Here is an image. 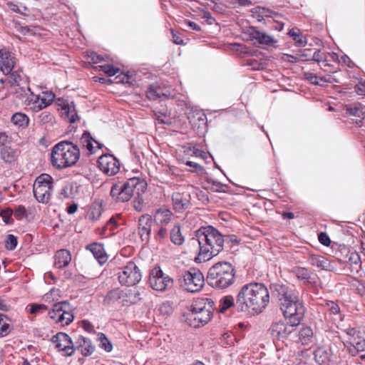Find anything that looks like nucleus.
Wrapping results in <instances>:
<instances>
[{
  "label": "nucleus",
  "mask_w": 365,
  "mask_h": 365,
  "mask_svg": "<svg viewBox=\"0 0 365 365\" xmlns=\"http://www.w3.org/2000/svg\"><path fill=\"white\" fill-rule=\"evenodd\" d=\"M347 110L349 111V113L351 114V115H355V116H358V117H362V118H365V112H364L361 109V108L360 107V106H354V107H350L349 108H347Z\"/></svg>",
  "instance_id": "obj_54"
},
{
  "label": "nucleus",
  "mask_w": 365,
  "mask_h": 365,
  "mask_svg": "<svg viewBox=\"0 0 365 365\" xmlns=\"http://www.w3.org/2000/svg\"><path fill=\"white\" fill-rule=\"evenodd\" d=\"M99 169L108 176H113L120 170V162L113 155L105 154L98 158Z\"/></svg>",
  "instance_id": "obj_15"
},
{
  "label": "nucleus",
  "mask_w": 365,
  "mask_h": 365,
  "mask_svg": "<svg viewBox=\"0 0 365 365\" xmlns=\"http://www.w3.org/2000/svg\"><path fill=\"white\" fill-rule=\"evenodd\" d=\"M53 179L48 174H41L36 178L33 187L35 198L38 202L47 203L51 197Z\"/></svg>",
  "instance_id": "obj_9"
},
{
  "label": "nucleus",
  "mask_w": 365,
  "mask_h": 365,
  "mask_svg": "<svg viewBox=\"0 0 365 365\" xmlns=\"http://www.w3.org/2000/svg\"><path fill=\"white\" fill-rule=\"evenodd\" d=\"M294 273L297 277V279L300 280H305L309 282V279L311 277V272L304 267H297L294 269Z\"/></svg>",
  "instance_id": "obj_42"
},
{
  "label": "nucleus",
  "mask_w": 365,
  "mask_h": 365,
  "mask_svg": "<svg viewBox=\"0 0 365 365\" xmlns=\"http://www.w3.org/2000/svg\"><path fill=\"white\" fill-rule=\"evenodd\" d=\"M311 60L314 61H317L318 63H319L321 61H327L326 55L324 53H322L320 50H317L314 53Z\"/></svg>",
  "instance_id": "obj_55"
},
{
  "label": "nucleus",
  "mask_w": 365,
  "mask_h": 365,
  "mask_svg": "<svg viewBox=\"0 0 365 365\" xmlns=\"http://www.w3.org/2000/svg\"><path fill=\"white\" fill-rule=\"evenodd\" d=\"M152 218L149 215H142L138 221V232L143 241H148L151 231Z\"/></svg>",
  "instance_id": "obj_22"
},
{
  "label": "nucleus",
  "mask_w": 365,
  "mask_h": 365,
  "mask_svg": "<svg viewBox=\"0 0 365 365\" xmlns=\"http://www.w3.org/2000/svg\"><path fill=\"white\" fill-rule=\"evenodd\" d=\"M225 186L217 182H213V190L216 192H225Z\"/></svg>",
  "instance_id": "obj_63"
},
{
  "label": "nucleus",
  "mask_w": 365,
  "mask_h": 365,
  "mask_svg": "<svg viewBox=\"0 0 365 365\" xmlns=\"http://www.w3.org/2000/svg\"><path fill=\"white\" fill-rule=\"evenodd\" d=\"M314 354L316 361L320 365L324 364L328 361V356L323 348L317 349Z\"/></svg>",
  "instance_id": "obj_43"
},
{
  "label": "nucleus",
  "mask_w": 365,
  "mask_h": 365,
  "mask_svg": "<svg viewBox=\"0 0 365 365\" xmlns=\"http://www.w3.org/2000/svg\"><path fill=\"white\" fill-rule=\"evenodd\" d=\"M71 255L67 250H60L55 255V265L58 268H63L69 264Z\"/></svg>",
  "instance_id": "obj_24"
},
{
  "label": "nucleus",
  "mask_w": 365,
  "mask_h": 365,
  "mask_svg": "<svg viewBox=\"0 0 365 365\" xmlns=\"http://www.w3.org/2000/svg\"><path fill=\"white\" fill-rule=\"evenodd\" d=\"M305 76L307 80L314 85L319 84V80L324 82H330L329 80H327L325 77H318L317 75L312 73H305Z\"/></svg>",
  "instance_id": "obj_50"
},
{
  "label": "nucleus",
  "mask_w": 365,
  "mask_h": 365,
  "mask_svg": "<svg viewBox=\"0 0 365 365\" xmlns=\"http://www.w3.org/2000/svg\"><path fill=\"white\" fill-rule=\"evenodd\" d=\"M80 143L83 148L88 151V154H93L97 149L101 148L100 143L94 140L88 132H85L82 135L80 138Z\"/></svg>",
  "instance_id": "obj_23"
},
{
  "label": "nucleus",
  "mask_w": 365,
  "mask_h": 365,
  "mask_svg": "<svg viewBox=\"0 0 365 365\" xmlns=\"http://www.w3.org/2000/svg\"><path fill=\"white\" fill-rule=\"evenodd\" d=\"M61 116L67 120L70 123H75L80 120V116L78 115L76 105L73 102H64L61 105Z\"/></svg>",
  "instance_id": "obj_18"
},
{
  "label": "nucleus",
  "mask_w": 365,
  "mask_h": 365,
  "mask_svg": "<svg viewBox=\"0 0 365 365\" xmlns=\"http://www.w3.org/2000/svg\"><path fill=\"white\" fill-rule=\"evenodd\" d=\"M14 216L18 220H21L22 218L27 216V211L26 207L24 205H18L14 211Z\"/></svg>",
  "instance_id": "obj_53"
},
{
  "label": "nucleus",
  "mask_w": 365,
  "mask_h": 365,
  "mask_svg": "<svg viewBox=\"0 0 365 365\" xmlns=\"http://www.w3.org/2000/svg\"><path fill=\"white\" fill-rule=\"evenodd\" d=\"M146 187L147 184L144 180L133 178L124 183L114 184L110 190V195L118 201L127 202L134 195H142Z\"/></svg>",
  "instance_id": "obj_7"
},
{
  "label": "nucleus",
  "mask_w": 365,
  "mask_h": 365,
  "mask_svg": "<svg viewBox=\"0 0 365 365\" xmlns=\"http://www.w3.org/2000/svg\"><path fill=\"white\" fill-rule=\"evenodd\" d=\"M98 339L100 341V346L107 352L112 351L113 346L106 335L103 333L98 334Z\"/></svg>",
  "instance_id": "obj_44"
},
{
  "label": "nucleus",
  "mask_w": 365,
  "mask_h": 365,
  "mask_svg": "<svg viewBox=\"0 0 365 365\" xmlns=\"http://www.w3.org/2000/svg\"><path fill=\"white\" fill-rule=\"evenodd\" d=\"M310 50L309 49H305L304 51H301L298 54V57L299 60H307L309 61L308 58L310 56Z\"/></svg>",
  "instance_id": "obj_61"
},
{
  "label": "nucleus",
  "mask_w": 365,
  "mask_h": 365,
  "mask_svg": "<svg viewBox=\"0 0 365 365\" xmlns=\"http://www.w3.org/2000/svg\"><path fill=\"white\" fill-rule=\"evenodd\" d=\"M40 96L41 97V103L43 104V107L44 108H46L48 106H49L55 98V95L51 92L42 93V94Z\"/></svg>",
  "instance_id": "obj_46"
},
{
  "label": "nucleus",
  "mask_w": 365,
  "mask_h": 365,
  "mask_svg": "<svg viewBox=\"0 0 365 365\" xmlns=\"http://www.w3.org/2000/svg\"><path fill=\"white\" fill-rule=\"evenodd\" d=\"M80 157L78 148L68 141H61L53 146L51 162L53 167L63 169L75 165Z\"/></svg>",
  "instance_id": "obj_4"
},
{
  "label": "nucleus",
  "mask_w": 365,
  "mask_h": 365,
  "mask_svg": "<svg viewBox=\"0 0 365 365\" xmlns=\"http://www.w3.org/2000/svg\"><path fill=\"white\" fill-rule=\"evenodd\" d=\"M149 284L152 289L163 292L173 287L174 281L165 274L160 267L153 269L149 275Z\"/></svg>",
  "instance_id": "obj_12"
},
{
  "label": "nucleus",
  "mask_w": 365,
  "mask_h": 365,
  "mask_svg": "<svg viewBox=\"0 0 365 365\" xmlns=\"http://www.w3.org/2000/svg\"><path fill=\"white\" fill-rule=\"evenodd\" d=\"M173 207L176 210H181L186 207L187 205V200H183L180 193H174L173 195Z\"/></svg>",
  "instance_id": "obj_38"
},
{
  "label": "nucleus",
  "mask_w": 365,
  "mask_h": 365,
  "mask_svg": "<svg viewBox=\"0 0 365 365\" xmlns=\"http://www.w3.org/2000/svg\"><path fill=\"white\" fill-rule=\"evenodd\" d=\"M318 239H319V241L322 245H326V246L329 245V244L331 242L329 236L326 233H324V232L320 233L319 235Z\"/></svg>",
  "instance_id": "obj_60"
},
{
  "label": "nucleus",
  "mask_w": 365,
  "mask_h": 365,
  "mask_svg": "<svg viewBox=\"0 0 365 365\" xmlns=\"http://www.w3.org/2000/svg\"><path fill=\"white\" fill-rule=\"evenodd\" d=\"M86 58L89 63H98L106 61L103 56L98 55L95 52H88L86 54Z\"/></svg>",
  "instance_id": "obj_49"
},
{
  "label": "nucleus",
  "mask_w": 365,
  "mask_h": 365,
  "mask_svg": "<svg viewBox=\"0 0 365 365\" xmlns=\"http://www.w3.org/2000/svg\"><path fill=\"white\" fill-rule=\"evenodd\" d=\"M346 332L350 337L349 351L352 355L365 350V330L364 329L349 328L346 330Z\"/></svg>",
  "instance_id": "obj_13"
},
{
  "label": "nucleus",
  "mask_w": 365,
  "mask_h": 365,
  "mask_svg": "<svg viewBox=\"0 0 365 365\" xmlns=\"http://www.w3.org/2000/svg\"><path fill=\"white\" fill-rule=\"evenodd\" d=\"M139 293L137 291H128L115 288L107 293L103 302L106 305H112L118 302L122 306H128L129 303H135L139 299Z\"/></svg>",
  "instance_id": "obj_8"
},
{
  "label": "nucleus",
  "mask_w": 365,
  "mask_h": 365,
  "mask_svg": "<svg viewBox=\"0 0 365 365\" xmlns=\"http://www.w3.org/2000/svg\"><path fill=\"white\" fill-rule=\"evenodd\" d=\"M170 241L175 245H181L185 242L179 224H174L170 233Z\"/></svg>",
  "instance_id": "obj_31"
},
{
  "label": "nucleus",
  "mask_w": 365,
  "mask_h": 365,
  "mask_svg": "<svg viewBox=\"0 0 365 365\" xmlns=\"http://www.w3.org/2000/svg\"><path fill=\"white\" fill-rule=\"evenodd\" d=\"M77 344V349L85 356L91 355L95 350L91 340L83 336L78 337Z\"/></svg>",
  "instance_id": "obj_26"
},
{
  "label": "nucleus",
  "mask_w": 365,
  "mask_h": 365,
  "mask_svg": "<svg viewBox=\"0 0 365 365\" xmlns=\"http://www.w3.org/2000/svg\"><path fill=\"white\" fill-rule=\"evenodd\" d=\"M51 341L62 356H71L74 354L73 343L67 334L59 332L52 337Z\"/></svg>",
  "instance_id": "obj_14"
},
{
  "label": "nucleus",
  "mask_w": 365,
  "mask_h": 365,
  "mask_svg": "<svg viewBox=\"0 0 365 365\" xmlns=\"http://www.w3.org/2000/svg\"><path fill=\"white\" fill-rule=\"evenodd\" d=\"M41 97L40 95H36L32 91L29 93V96L26 97V100L24 105L28 106L31 110L35 112H38L43 108V103H41Z\"/></svg>",
  "instance_id": "obj_27"
},
{
  "label": "nucleus",
  "mask_w": 365,
  "mask_h": 365,
  "mask_svg": "<svg viewBox=\"0 0 365 365\" xmlns=\"http://www.w3.org/2000/svg\"><path fill=\"white\" fill-rule=\"evenodd\" d=\"M288 34L292 38V39L294 41L297 46L303 47L307 45V38L302 35L299 29H292L289 31Z\"/></svg>",
  "instance_id": "obj_34"
},
{
  "label": "nucleus",
  "mask_w": 365,
  "mask_h": 365,
  "mask_svg": "<svg viewBox=\"0 0 365 365\" xmlns=\"http://www.w3.org/2000/svg\"><path fill=\"white\" fill-rule=\"evenodd\" d=\"M118 278L122 285L134 286L141 280L142 274L135 263L130 261L119 269Z\"/></svg>",
  "instance_id": "obj_11"
},
{
  "label": "nucleus",
  "mask_w": 365,
  "mask_h": 365,
  "mask_svg": "<svg viewBox=\"0 0 365 365\" xmlns=\"http://www.w3.org/2000/svg\"><path fill=\"white\" fill-rule=\"evenodd\" d=\"M73 314L70 311L68 306H65L63 312L61 313V317H59L58 324L61 326L68 325L73 320Z\"/></svg>",
  "instance_id": "obj_35"
},
{
  "label": "nucleus",
  "mask_w": 365,
  "mask_h": 365,
  "mask_svg": "<svg viewBox=\"0 0 365 365\" xmlns=\"http://www.w3.org/2000/svg\"><path fill=\"white\" fill-rule=\"evenodd\" d=\"M269 299V290L264 284L250 282L240 289L236 297V305L241 312L259 314L267 308Z\"/></svg>",
  "instance_id": "obj_1"
},
{
  "label": "nucleus",
  "mask_w": 365,
  "mask_h": 365,
  "mask_svg": "<svg viewBox=\"0 0 365 365\" xmlns=\"http://www.w3.org/2000/svg\"><path fill=\"white\" fill-rule=\"evenodd\" d=\"M0 68L6 75L11 73L16 64L14 56L9 51L0 50Z\"/></svg>",
  "instance_id": "obj_20"
},
{
  "label": "nucleus",
  "mask_w": 365,
  "mask_h": 365,
  "mask_svg": "<svg viewBox=\"0 0 365 365\" xmlns=\"http://www.w3.org/2000/svg\"><path fill=\"white\" fill-rule=\"evenodd\" d=\"M296 325L287 324L285 322L279 321L274 322L270 328L271 334L274 339L280 340L287 338L289 336L292 335Z\"/></svg>",
  "instance_id": "obj_16"
},
{
  "label": "nucleus",
  "mask_w": 365,
  "mask_h": 365,
  "mask_svg": "<svg viewBox=\"0 0 365 365\" xmlns=\"http://www.w3.org/2000/svg\"><path fill=\"white\" fill-rule=\"evenodd\" d=\"M279 302L284 317L289 319L293 325H299L305 313L304 304L299 299V292L281 287Z\"/></svg>",
  "instance_id": "obj_3"
},
{
  "label": "nucleus",
  "mask_w": 365,
  "mask_h": 365,
  "mask_svg": "<svg viewBox=\"0 0 365 365\" xmlns=\"http://www.w3.org/2000/svg\"><path fill=\"white\" fill-rule=\"evenodd\" d=\"M245 34L249 36L250 40H256L259 44L270 45L274 42L272 36L257 30L255 27L248 28Z\"/></svg>",
  "instance_id": "obj_21"
},
{
  "label": "nucleus",
  "mask_w": 365,
  "mask_h": 365,
  "mask_svg": "<svg viewBox=\"0 0 365 365\" xmlns=\"http://www.w3.org/2000/svg\"><path fill=\"white\" fill-rule=\"evenodd\" d=\"M220 311L224 312L234 305V298L231 295L225 296L220 299Z\"/></svg>",
  "instance_id": "obj_41"
},
{
  "label": "nucleus",
  "mask_w": 365,
  "mask_h": 365,
  "mask_svg": "<svg viewBox=\"0 0 365 365\" xmlns=\"http://www.w3.org/2000/svg\"><path fill=\"white\" fill-rule=\"evenodd\" d=\"M296 338L293 337L295 341L301 343L304 345H309L314 344V336L312 329L309 327H303L297 331L292 334Z\"/></svg>",
  "instance_id": "obj_19"
},
{
  "label": "nucleus",
  "mask_w": 365,
  "mask_h": 365,
  "mask_svg": "<svg viewBox=\"0 0 365 365\" xmlns=\"http://www.w3.org/2000/svg\"><path fill=\"white\" fill-rule=\"evenodd\" d=\"M308 261L310 264L323 270H331L333 268L331 262L326 257L321 255H312L309 257Z\"/></svg>",
  "instance_id": "obj_25"
},
{
  "label": "nucleus",
  "mask_w": 365,
  "mask_h": 365,
  "mask_svg": "<svg viewBox=\"0 0 365 365\" xmlns=\"http://www.w3.org/2000/svg\"><path fill=\"white\" fill-rule=\"evenodd\" d=\"M207 281L210 286L219 289L230 286L235 281V270L232 265L226 262L216 263L210 268Z\"/></svg>",
  "instance_id": "obj_6"
},
{
  "label": "nucleus",
  "mask_w": 365,
  "mask_h": 365,
  "mask_svg": "<svg viewBox=\"0 0 365 365\" xmlns=\"http://www.w3.org/2000/svg\"><path fill=\"white\" fill-rule=\"evenodd\" d=\"M101 215V209L98 205L93 206L89 212V217L92 220H96Z\"/></svg>",
  "instance_id": "obj_57"
},
{
  "label": "nucleus",
  "mask_w": 365,
  "mask_h": 365,
  "mask_svg": "<svg viewBox=\"0 0 365 365\" xmlns=\"http://www.w3.org/2000/svg\"><path fill=\"white\" fill-rule=\"evenodd\" d=\"M98 261L100 264L104 263L107 260V256L103 251V248L101 245L98 243H93L87 247Z\"/></svg>",
  "instance_id": "obj_29"
},
{
  "label": "nucleus",
  "mask_w": 365,
  "mask_h": 365,
  "mask_svg": "<svg viewBox=\"0 0 365 365\" xmlns=\"http://www.w3.org/2000/svg\"><path fill=\"white\" fill-rule=\"evenodd\" d=\"M68 305L69 304L67 301L55 303L52 309L48 312L49 317L58 324L60 319L59 317H61V313L63 312L64 307Z\"/></svg>",
  "instance_id": "obj_30"
},
{
  "label": "nucleus",
  "mask_w": 365,
  "mask_h": 365,
  "mask_svg": "<svg viewBox=\"0 0 365 365\" xmlns=\"http://www.w3.org/2000/svg\"><path fill=\"white\" fill-rule=\"evenodd\" d=\"M213 311L214 302L211 299L197 298L191 305L186 322L193 327L203 326L211 319Z\"/></svg>",
  "instance_id": "obj_5"
},
{
  "label": "nucleus",
  "mask_w": 365,
  "mask_h": 365,
  "mask_svg": "<svg viewBox=\"0 0 365 365\" xmlns=\"http://www.w3.org/2000/svg\"><path fill=\"white\" fill-rule=\"evenodd\" d=\"M17 245V238L13 235H9L6 240V247L9 250H13Z\"/></svg>",
  "instance_id": "obj_51"
},
{
  "label": "nucleus",
  "mask_w": 365,
  "mask_h": 365,
  "mask_svg": "<svg viewBox=\"0 0 365 365\" xmlns=\"http://www.w3.org/2000/svg\"><path fill=\"white\" fill-rule=\"evenodd\" d=\"M133 207L137 211H141L143 209V200L141 197V195H137V196L135 197L133 202Z\"/></svg>",
  "instance_id": "obj_56"
},
{
  "label": "nucleus",
  "mask_w": 365,
  "mask_h": 365,
  "mask_svg": "<svg viewBox=\"0 0 365 365\" xmlns=\"http://www.w3.org/2000/svg\"><path fill=\"white\" fill-rule=\"evenodd\" d=\"M11 137H9L6 133L0 132V146L5 147L6 144L11 142Z\"/></svg>",
  "instance_id": "obj_59"
},
{
  "label": "nucleus",
  "mask_w": 365,
  "mask_h": 365,
  "mask_svg": "<svg viewBox=\"0 0 365 365\" xmlns=\"http://www.w3.org/2000/svg\"><path fill=\"white\" fill-rule=\"evenodd\" d=\"M26 309L31 314H39L48 310V307L43 304H31L27 306Z\"/></svg>",
  "instance_id": "obj_39"
},
{
  "label": "nucleus",
  "mask_w": 365,
  "mask_h": 365,
  "mask_svg": "<svg viewBox=\"0 0 365 365\" xmlns=\"http://www.w3.org/2000/svg\"><path fill=\"white\" fill-rule=\"evenodd\" d=\"M186 24L192 30H195V31H201V27L198 24H197L196 23H195L193 21H187L186 22Z\"/></svg>",
  "instance_id": "obj_64"
},
{
  "label": "nucleus",
  "mask_w": 365,
  "mask_h": 365,
  "mask_svg": "<svg viewBox=\"0 0 365 365\" xmlns=\"http://www.w3.org/2000/svg\"><path fill=\"white\" fill-rule=\"evenodd\" d=\"M202 18L205 19L210 25H212L215 22V19L211 16L210 12H205Z\"/></svg>",
  "instance_id": "obj_62"
},
{
  "label": "nucleus",
  "mask_w": 365,
  "mask_h": 365,
  "mask_svg": "<svg viewBox=\"0 0 365 365\" xmlns=\"http://www.w3.org/2000/svg\"><path fill=\"white\" fill-rule=\"evenodd\" d=\"M38 121L43 125H51L55 121V118L51 113L44 111L38 115Z\"/></svg>",
  "instance_id": "obj_40"
},
{
  "label": "nucleus",
  "mask_w": 365,
  "mask_h": 365,
  "mask_svg": "<svg viewBox=\"0 0 365 365\" xmlns=\"http://www.w3.org/2000/svg\"><path fill=\"white\" fill-rule=\"evenodd\" d=\"M161 95L164 94L159 92L158 88L153 85L149 86L146 93V96L150 100H155L160 98Z\"/></svg>",
  "instance_id": "obj_48"
},
{
  "label": "nucleus",
  "mask_w": 365,
  "mask_h": 365,
  "mask_svg": "<svg viewBox=\"0 0 365 365\" xmlns=\"http://www.w3.org/2000/svg\"><path fill=\"white\" fill-rule=\"evenodd\" d=\"M20 151L10 146L4 147L0 152L1 158L6 163L14 162L19 157Z\"/></svg>",
  "instance_id": "obj_28"
},
{
  "label": "nucleus",
  "mask_w": 365,
  "mask_h": 365,
  "mask_svg": "<svg viewBox=\"0 0 365 365\" xmlns=\"http://www.w3.org/2000/svg\"><path fill=\"white\" fill-rule=\"evenodd\" d=\"M61 298V292L58 289L53 288L43 297V301L48 304L58 303Z\"/></svg>",
  "instance_id": "obj_32"
},
{
  "label": "nucleus",
  "mask_w": 365,
  "mask_h": 365,
  "mask_svg": "<svg viewBox=\"0 0 365 365\" xmlns=\"http://www.w3.org/2000/svg\"><path fill=\"white\" fill-rule=\"evenodd\" d=\"M11 331V321L5 315L0 314V337L7 336Z\"/></svg>",
  "instance_id": "obj_33"
},
{
  "label": "nucleus",
  "mask_w": 365,
  "mask_h": 365,
  "mask_svg": "<svg viewBox=\"0 0 365 365\" xmlns=\"http://www.w3.org/2000/svg\"><path fill=\"white\" fill-rule=\"evenodd\" d=\"M22 81L21 76L18 72H11L9 82L11 86H19Z\"/></svg>",
  "instance_id": "obj_52"
},
{
  "label": "nucleus",
  "mask_w": 365,
  "mask_h": 365,
  "mask_svg": "<svg viewBox=\"0 0 365 365\" xmlns=\"http://www.w3.org/2000/svg\"><path fill=\"white\" fill-rule=\"evenodd\" d=\"M153 220L158 226H165L169 222H173L175 217L169 209L163 207L155 210L153 214Z\"/></svg>",
  "instance_id": "obj_17"
},
{
  "label": "nucleus",
  "mask_w": 365,
  "mask_h": 365,
  "mask_svg": "<svg viewBox=\"0 0 365 365\" xmlns=\"http://www.w3.org/2000/svg\"><path fill=\"white\" fill-rule=\"evenodd\" d=\"M14 212L11 208H5L1 210L0 216L6 224H11L13 222L11 216Z\"/></svg>",
  "instance_id": "obj_47"
},
{
  "label": "nucleus",
  "mask_w": 365,
  "mask_h": 365,
  "mask_svg": "<svg viewBox=\"0 0 365 365\" xmlns=\"http://www.w3.org/2000/svg\"><path fill=\"white\" fill-rule=\"evenodd\" d=\"M204 277L202 272L195 268H191L182 274L180 285L190 292H199L204 285Z\"/></svg>",
  "instance_id": "obj_10"
},
{
  "label": "nucleus",
  "mask_w": 365,
  "mask_h": 365,
  "mask_svg": "<svg viewBox=\"0 0 365 365\" xmlns=\"http://www.w3.org/2000/svg\"><path fill=\"white\" fill-rule=\"evenodd\" d=\"M11 122L19 127H26L28 125L29 117L22 113H16L11 118Z\"/></svg>",
  "instance_id": "obj_36"
},
{
  "label": "nucleus",
  "mask_w": 365,
  "mask_h": 365,
  "mask_svg": "<svg viewBox=\"0 0 365 365\" xmlns=\"http://www.w3.org/2000/svg\"><path fill=\"white\" fill-rule=\"evenodd\" d=\"M192 245L198 246L197 262H205L218 255L223 249V236L212 226L200 228L196 238L191 240Z\"/></svg>",
  "instance_id": "obj_2"
},
{
  "label": "nucleus",
  "mask_w": 365,
  "mask_h": 365,
  "mask_svg": "<svg viewBox=\"0 0 365 365\" xmlns=\"http://www.w3.org/2000/svg\"><path fill=\"white\" fill-rule=\"evenodd\" d=\"M31 92V88L29 86H23L20 85L16 86L14 93L16 98H19L22 103H24L26 100V97L29 96V93Z\"/></svg>",
  "instance_id": "obj_37"
},
{
  "label": "nucleus",
  "mask_w": 365,
  "mask_h": 365,
  "mask_svg": "<svg viewBox=\"0 0 365 365\" xmlns=\"http://www.w3.org/2000/svg\"><path fill=\"white\" fill-rule=\"evenodd\" d=\"M327 308L330 311V312L333 314H336L339 313L340 309L337 304L334 302H329L327 303Z\"/></svg>",
  "instance_id": "obj_58"
},
{
  "label": "nucleus",
  "mask_w": 365,
  "mask_h": 365,
  "mask_svg": "<svg viewBox=\"0 0 365 365\" xmlns=\"http://www.w3.org/2000/svg\"><path fill=\"white\" fill-rule=\"evenodd\" d=\"M96 70L102 71L108 76H113L119 72V68L111 65H101L95 67Z\"/></svg>",
  "instance_id": "obj_45"
}]
</instances>
